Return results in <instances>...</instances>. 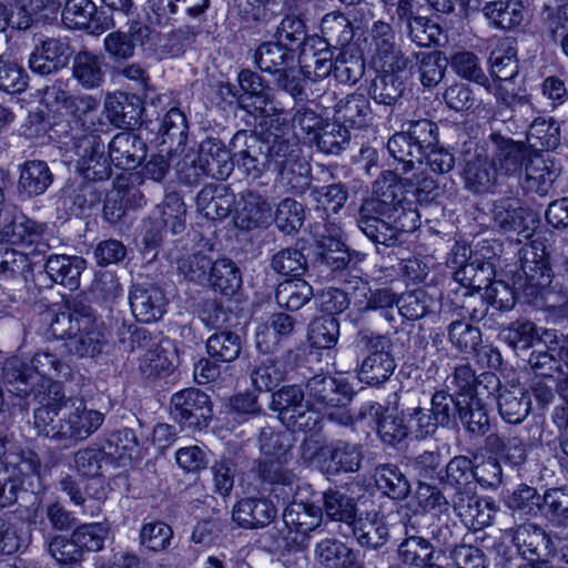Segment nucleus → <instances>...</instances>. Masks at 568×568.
<instances>
[{
	"instance_id": "1",
	"label": "nucleus",
	"mask_w": 568,
	"mask_h": 568,
	"mask_svg": "<svg viewBox=\"0 0 568 568\" xmlns=\"http://www.w3.org/2000/svg\"><path fill=\"white\" fill-rule=\"evenodd\" d=\"M22 357H10L4 363V375L9 383L17 386L11 389L20 396H28L31 392L29 386L41 385L48 393L39 392L38 402L41 404L34 412V427L40 435L60 439V424H53L57 415L58 404L64 397L62 387L57 382L45 379L32 367H23Z\"/></svg>"
},
{
	"instance_id": "2",
	"label": "nucleus",
	"mask_w": 568,
	"mask_h": 568,
	"mask_svg": "<svg viewBox=\"0 0 568 568\" xmlns=\"http://www.w3.org/2000/svg\"><path fill=\"white\" fill-rule=\"evenodd\" d=\"M254 63L266 73L276 75L275 84L295 97L301 94V78L295 53L282 42H263L254 52Z\"/></svg>"
},
{
	"instance_id": "3",
	"label": "nucleus",
	"mask_w": 568,
	"mask_h": 568,
	"mask_svg": "<svg viewBox=\"0 0 568 568\" xmlns=\"http://www.w3.org/2000/svg\"><path fill=\"white\" fill-rule=\"evenodd\" d=\"M271 408L280 413L281 420L293 432H313L321 424V416L312 412L305 394L295 385L275 392Z\"/></svg>"
},
{
	"instance_id": "4",
	"label": "nucleus",
	"mask_w": 568,
	"mask_h": 568,
	"mask_svg": "<svg viewBox=\"0 0 568 568\" xmlns=\"http://www.w3.org/2000/svg\"><path fill=\"white\" fill-rule=\"evenodd\" d=\"M45 98L64 109L82 131H97V128L102 125L100 101L93 95L71 94L62 81H55L47 88Z\"/></svg>"
},
{
	"instance_id": "5",
	"label": "nucleus",
	"mask_w": 568,
	"mask_h": 568,
	"mask_svg": "<svg viewBox=\"0 0 568 568\" xmlns=\"http://www.w3.org/2000/svg\"><path fill=\"white\" fill-rule=\"evenodd\" d=\"M239 89L231 83L222 87L230 97L235 98L240 108L255 116H270L277 112L270 88L262 77L250 69L242 70L237 75Z\"/></svg>"
},
{
	"instance_id": "6",
	"label": "nucleus",
	"mask_w": 568,
	"mask_h": 568,
	"mask_svg": "<svg viewBox=\"0 0 568 568\" xmlns=\"http://www.w3.org/2000/svg\"><path fill=\"white\" fill-rule=\"evenodd\" d=\"M0 236L2 241L20 247L27 257L45 254L51 248L50 241L53 240L44 224L24 215L14 216L3 226Z\"/></svg>"
},
{
	"instance_id": "7",
	"label": "nucleus",
	"mask_w": 568,
	"mask_h": 568,
	"mask_svg": "<svg viewBox=\"0 0 568 568\" xmlns=\"http://www.w3.org/2000/svg\"><path fill=\"white\" fill-rule=\"evenodd\" d=\"M393 211H397L396 204L385 200L373 197L365 201L361 206L358 227L374 243L386 246L396 243V230L393 229L390 220Z\"/></svg>"
},
{
	"instance_id": "8",
	"label": "nucleus",
	"mask_w": 568,
	"mask_h": 568,
	"mask_svg": "<svg viewBox=\"0 0 568 568\" xmlns=\"http://www.w3.org/2000/svg\"><path fill=\"white\" fill-rule=\"evenodd\" d=\"M520 268L525 277L521 284L527 295H536L539 290L548 287L552 282V271L547 258L546 247L541 241H531L520 250Z\"/></svg>"
},
{
	"instance_id": "9",
	"label": "nucleus",
	"mask_w": 568,
	"mask_h": 568,
	"mask_svg": "<svg viewBox=\"0 0 568 568\" xmlns=\"http://www.w3.org/2000/svg\"><path fill=\"white\" fill-rule=\"evenodd\" d=\"M74 139L78 171L88 180H104L111 175V166L104 152V143L97 131H83Z\"/></svg>"
},
{
	"instance_id": "10",
	"label": "nucleus",
	"mask_w": 568,
	"mask_h": 568,
	"mask_svg": "<svg viewBox=\"0 0 568 568\" xmlns=\"http://www.w3.org/2000/svg\"><path fill=\"white\" fill-rule=\"evenodd\" d=\"M491 216L496 227L503 233H517L525 239L531 236L537 220L531 210L518 197H501L494 202Z\"/></svg>"
},
{
	"instance_id": "11",
	"label": "nucleus",
	"mask_w": 568,
	"mask_h": 568,
	"mask_svg": "<svg viewBox=\"0 0 568 568\" xmlns=\"http://www.w3.org/2000/svg\"><path fill=\"white\" fill-rule=\"evenodd\" d=\"M92 321V308L82 302H73L63 308H51L42 314V322L49 326V335L57 339L75 337L81 327H88Z\"/></svg>"
},
{
	"instance_id": "12",
	"label": "nucleus",
	"mask_w": 568,
	"mask_h": 568,
	"mask_svg": "<svg viewBox=\"0 0 568 568\" xmlns=\"http://www.w3.org/2000/svg\"><path fill=\"white\" fill-rule=\"evenodd\" d=\"M306 389L307 403L311 404L312 412L321 416V422L327 408L344 406L352 397L349 386L332 376H314L307 382Z\"/></svg>"
},
{
	"instance_id": "13",
	"label": "nucleus",
	"mask_w": 568,
	"mask_h": 568,
	"mask_svg": "<svg viewBox=\"0 0 568 568\" xmlns=\"http://www.w3.org/2000/svg\"><path fill=\"white\" fill-rule=\"evenodd\" d=\"M283 521L288 530L285 537L294 545H302L310 532L323 523V509L311 501L294 499L283 513Z\"/></svg>"
},
{
	"instance_id": "14",
	"label": "nucleus",
	"mask_w": 568,
	"mask_h": 568,
	"mask_svg": "<svg viewBox=\"0 0 568 568\" xmlns=\"http://www.w3.org/2000/svg\"><path fill=\"white\" fill-rule=\"evenodd\" d=\"M171 405L174 418L189 427H204L211 418L209 396L196 388L175 393L171 398Z\"/></svg>"
},
{
	"instance_id": "15",
	"label": "nucleus",
	"mask_w": 568,
	"mask_h": 568,
	"mask_svg": "<svg viewBox=\"0 0 568 568\" xmlns=\"http://www.w3.org/2000/svg\"><path fill=\"white\" fill-rule=\"evenodd\" d=\"M63 422L60 423V439H84L103 423V415L95 409H88L81 400L64 403Z\"/></svg>"
},
{
	"instance_id": "16",
	"label": "nucleus",
	"mask_w": 568,
	"mask_h": 568,
	"mask_svg": "<svg viewBox=\"0 0 568 568\" xmlns=\"http://www.w3.org/2000/svg\"><path fill=\"white\" fill-rule=\"evenodd\" d=\"M272 221V206L262 194L246 190L235 202L234 223L241 230L266 227Z\"/></svg>"
},
{
	"instance_id": "17",
	"label": "nucleus",
	"mask_w": 568,
	"mask_h": 568,
	"mask_svg": "<svg viewBox=\"0 0 568 568\" xmlns=\"http://www.w3.org/2000/svg\"><path fill=\"white\" fill-rule=\"evenodd\" d=\"M456 514L465 525L481 529L493 523L497 506L491 498L479 497L468 490H458L453 499Z\"/></svg>"
},
{
	"instance_id": "18",
	"label": "nucleus",
	"mask_w": 568,
	"mask_h": 568,
	"mask_svg": "<svg viewBox=\"0 0 568 568\" xmlns=\"http://www.w3.org/2000/svg\"><path fill=\"white\" fill-rule=\"evenodd\" d=\"M150 28L144 23L132 20L126 31H112L105 36L103 48L113 61L129 60L134 55L136 44L143 45L150 37Z\"/></svg>"
},
{
	"instance_id": "19",
	"label": "nucleus",
	"mask_w": 568,
	"mask_h": 568,
	"mask_svg": "<svg viewBox=\"0 0 568 568\" xmlns=\"http://www.w3.org/2000/svg\"><path fill=\"white\" fill-rule=\"evenodd\" d=\"M243 143L246 148L234 153L237 164L244 168L246 174L252 179L260 178L271 168L266 153V143L256 135L246 131H239L232 139V145L236 148Z\"/></svg>"
},
{
	"instance_id": "20",
	"label": "nucleus",
	"mask_w": 568,
	"mask_h": 568,
	"mask_svg": "<svg viewBox=\"0 0 568 568\" xmlns=\"http://www.w3.org/2000/svg\"><path fill=\"white\" fill-rule=\"evenodd\" d=\"M130 305L138 321L151 323L165 313L166 298L154 284H136L130 293Z\"/></svg>"
},
{
	"instance_id": "21",
	"label": "nucleus",
	"mask_w": 568,
	"mask_h": 568,
	"mask_svg": "<svg viewBox=\"0 0 568 568\" xmlns=\"http://www.w3.org/2000/svg\"><path fill=\"white\" fill-rule=\"evenodd\" d=\"M525 171L524 189L527 192L546 196L560 175L561 169L550 156L534 154L528 159Z\"/></svg>"
},
{
	"instance_id": "22",
	"label": "nucleus",
	"mask_w": 568,
	"mask_h": 568,
	"mask_svg": "<svg viewBox=\"0 0 568 568\" xmlns=\"http://www.w3.org/2000/svg\"><path fill=\"white\" fill-rule=\"evenodd\" d=\"M490 141L494 146L490 162L498 176H508L517 173L527 156L525 145L498 133H493Z\"/></svg>"
},
{
	"instance_id": "23",
	"label": "nucleus",
	"mask_w": 568,
	"mask_h": 568,
	"mask_svg": "<svg viewBox=\"0 0 568 568\" xmlns=\"http://www.w3.org/2000/svg\"><path fill=\"white\" fill-rule=\"evenodd\" d=\"M145 144L131 131L120 132L109 143V162L115 166L130 170L136 168L145 156Z\"/></svg>"
},
{
	"instance_id": "24",
	"label": "nucleus",
	"mask_w": 568,
	"mask_h": 568,
	"mask_svg": "<svg viewBox=\"0 0 568 568\" xmlns=\"http://www.w3.org/2000/svg\"><path fill=\"white\" fill-rule=\"evenodd\" d=\"M463 176L466 187L475 193L489 191L498 181L497 171L487 160L484 150L478 148L465 159Z\"/></svg>"
},
{
	"instance_id": "25",
	"label": "nucleus",
	"mask_w": 568,
	"mask_h": 568,
	"mask_svg": "<svg viewBox=\"0 0 568 568\" xmlns=\"http://www.w3.org/2000/svg\"><path fill=\"white\" fill-rule=\"evenodd\" d=\"M276 516L272 501L263 498H244L235 504L233 520L244 528H260L268 525Z\"/></svg>"
},
{
	"instance_id": "26",
	"label": "nucleus",
	"mask_w": 568,
	"mask_h": 568,
	"mask_svg": "<svg viewBox=\"0 0 568 568\" xmlns=\"http://www.w3.org/2000/svg\"><path fill=\"white\" fill-rule=\"evenodd\" d=\"M304 43L300 54L301 68L307 77L321 80L331 74L334 69L333 52L321 38L311 39Z\"/></svg>"
},
{
	"instance_id": "27",
	"label": "nucleus",
	"mask_w": 568,
	"mask_h": 568,
	"mask_svg": "<svg viewBox=\"0 0 568 568\" xmlns=\"http://www.w3.org/2000/svg\"><path fill=\"white\" fill-rule=\"evenodd\" d=\"M490 41L495 43L488 59L490 74L499 81H510L519 71L516 42L508 37Z\"/></svg>"
},
{
	"instance_id": "28",
	"label": "nucleus",
	"mask_w": 568,
	"mask_h": 568,
	"mask_svg": "<svg viewBox=\"0 0 568 568\" xmlns=\"http://www.w3.org/2000/svg\"><path fill=\"white\" fill-rule=\"evenodd\" d=\"M195 153L204 165L207 176L223 180L231 174L233 161L222 141L209 138L201 142L199 152Z\"/></svg>"
},
{
	"instance_id": "29",
	"label": "nucleus",
	"mask_w": 568,
	"mask_h": 568,
	"mask_svg": "<svg viewBox=\"0 0 568 568\" xmlns=\"http://www.w3.org/2000/svg\"><path fill=\"white\" fill-rule=\"evenodd\" d=\"M334 118L343 128L361 129L371 121L369 100L363 93H353L339 100L334 108Z\"/></svg>"
},
{
	"instance_id": "30",
	"label": "nucleus",
	"mask_w": 568,
	"mask_h": 568,
	"mask_svg": "<svg viewBox=\"0 0 568 568\" xmlns=\"http://www.w3.org/2000/svg\"><path fill=\"white\" fill-rule=\"evenodd\" d=\"M84 268V258L75 255L54 254L45 263L49 277L70 291L80 286V276Z\"/></svg>"
},
{
	"instance_id": "31",
	"label": "nucleus",
	"mask_w": 568,
	"mask_h": 568,
	"mask_svg": "<svg viewBox=\"0 0 568 568\" xmlns=\"http://www.w3.org/2000/svg\"><path fill=\"white\" fill-rule=\"evenodd\" d=\"M68 45L58 39H47L29 58L30 69L41 75L53 73L67 63Z\"/></svg>"
},
{
	"instance_id": "32",
	"label": "nucleus",
	"mask_w": 568,
	"mask_h": 568,
	"mask_svg": "<svg viewBox=\"0 0 568 568\" xmlns=\"http://www.w3.org/2000/svg\"><path fill=\"white\" fill-rule=\"evenodd\" d=\"M105 68L103 57L82 50L73 58L72 75L83 89H97L104 82Z\"/></svg>"
},
{
	"instance_id": "33",
	"label": "nucleus",
	"mask_w": 568,
	"mask_h": 568,
	"mask_svg": "<svg viewBox=\"0 0 568 568\" xmlns=\"http://www.w3.org/2000/svg\"><path fill=\"white\" fill-rule=\"evenodd\" d=\"M440 556L429 541L417 536L405 539L398 548L402 564L410 568H443L438 562Z\"/></svg>"
},
{
	"instance_id": "34",
	"label": "nucleus",
	"mask_w": 568,
	"mask_h": 568,
	"mask_svg": "<svg viewBox=\"0 0 568 568\" xmlns=\"http://www.w3.org/2000/svg\"><path fill=\"white\" fill-rule=\"evenodd\" d=\"M53 182V174L44 161L30 160L20 165L19 191L28 197L43 194Z\"/></svg>"
},
{
	"instance_id": "35",
	"label": "nucleus",
	"mask_w": 568,
	"mask_h": 568,
	"mask_svg": "<svg viewBox=\"0 0 568 568\" xmlns=\"http://www.w3.org/2000/svg\"><path fill=\"white\" fill-rule=\"evenodd\" d=\"M169 339H158L152 337L144 328H123L120 333L118 351L121 353H152L154 355H165L170 353L171 347Z\"/></svg>"
},
{
	"instance_id": "36",
	"label": "nucleus",
	"mask_w": 568,
	"mask_h": 568,
	"mask_svg": "<svg viewBox=\"0 0 568 568\" xmlns=\"http://www.w3.org/2000/svg\"><path fill=\"white\" fill-rule=\"evenodd\" d=\"M483 13L494 28L510 30L523 22L524 6L518 0H496L487 2Z\"/></svg>"
},
{
	"instance_id": "37",
	"label": "nucleus",
	"mask_w": 568,
	"mask_h": 568,
	"mask_svg": "<svg viewBox=\"0 0 568 568\" xmlns=\"http://www.w3.org/2000/svg\"><path fill=\"white\" fill-rule=\"evenodd\" d=\"M357 541L367 547L377 548L382 546L388 536V528L377 513H367L356 516L349 524Z\"/></svg>"
},
{
	"instance_id": "38",
	"label": "nucleus",
	"mask_w": 568,
	"mask_h": 568,
	"mask_svg": "<svg viewBox=\"0 0 568 568\" xmlns=\"http://www.w3.org/2000/svg\"><path fill=\"white\" fill-rule=\"evenodd\" d=\"M530 394L520 386L503 389L498 396V408L503 418L511 424L521 423L529 414Z\"/></svg>"
},
{
	"instance_id": "39",
	"label": "nucleus",
	"mask_w": 568,
	"mask_h": 568,
	"mask_svg": "<svg viewBox=\"0 0 568 568\" xmlns=\"http://www.w3.org/2000/svg\"><path fill=\"white\" fill-rule=\"evenodd\" d=\"M231 197L224 185L207 184L197 194L200 211L210 220H222L230 213Z\"/></svg>"
},
{
	"instance_id": "40",
	"label": "nucleus",
	"mask_w": 568,
	"mask_h": 568,
	"mask_svg": "<svg viewBox=\"0 0 568 568\" xmlns=\"http://www.w3.org/2000/svg\"><path fill=\"white\" fill-rule=\"evenodd\" d=\"M92 323L88 327H81L78 338L73 341L74 351L79 355H98L104 352L108 344V329L103 322L99 321L92 311Z\"/></svg>"
},
{
	"instance_id": "41",
	"label": "nucleus",
	"mask_w": 568,
	"mask_h": 568,
	"mask_svg": "<svg viewBox=\"0 0 568 568\" xmlns=\"http://www.w3.org/2000/svg\"><path fill=\"white\" fill-rule=\"evenodd\" d=\"M374 477L376 486L393 499H405L410 491L408 479L395 465L378 466Z\"/></svg>"
},
{
	"instance_id": "42",
	"label": "nucleus",
	"mask_w": 568,
	"mask_h": 568,
	"mask_svg": "<svg viewBox=\"0 0 568 568\" xmlns=\"http://www.w3.org/2000/svg\"><path fill=\"white\" fill-rule=\"evenodd\" d=\"M210 282L215 291H220L224 295L235 294L242 284L240 271L233 261L229 258L216 260L211 262Z\"/></svg>"
},
{
	"instance_id": "43",
	"label": "nucleus",
	"mask_w": 568,
	"mask_h": 568,
	"mask_svg": "<svg viewBox=\"0 0 568 568\" xmlns=\"http://www.w3.org/2000/svg\"><path fill=\"white\" fill-rule=\"evenodd\" d=\"M499 337L508 344L513 352H525L531 347L536 348L538 329L530 321H516L501 329Z\"/></svg>"
},
{
	"instance_id": "44",
	"label": "nucleus",
	"mask_w": 568,
	"mask_h": 568,
	"mask_svg": "<svg viewBox=\"0 0 568 568\" xmlns=\"http://www.w3.org/2000/svg\"><path fill=\"white\" fill-rule=\"evenodd\" d=\"M322 41L331 45H345L353 39L354 32L349 20L341 12L325 14L321 22Z\"/></svg>"
},
{
	"instance_id": "45",
	"label": "nucleus",
	"mask_w": 568,
	"mask_h": 568,
	"mask_svg": "<svg viewBox=\"0 0 568 568\" xmlns=\"http://www.w3.org/2000/svg\"><path fill=\"white\" fill-rule=\"evenodd\" d=\"M313 296L312 286L302 278L281 283L275 292V300L287 310L297 311Z\"/></svg>"
},
{
	"instance_id": "46",
	"label": "nucleus",
	"mask_w": 568,
	"mask_h": 568,
	"mask_svg": "<svg viewBox=\"0 0 568 568\" xmlns=\"http://www.w3.org/2000/svg\"><path fill=\"white\" fill-rule=\"evenodd\" d=\"M339 323L333 315H322L310 324L308 341L313 348L331 349L337 342Z\"/></svg>"
},
{
	"instance_id": "47",
	"label": "nucleus",
	"mask_w": 568,
	"mask_h": 568,
	"mask_svg": "<svg viewBox=\"0 0 568 568\" xmlns=\"http://www.w3.org/2000/svg\"><path fill=\"white\" fill-rule=\"evenodd\" d=\"M404 79L394 72H383L377 75L371 87V95L376 103L392 105L405 90Z\"/></svg>"
},
{
	"instance_id": "48",
	"label": "nucleus",
	"mask_w": 568,
	"mask_h": 568,
	"mask_svg": "<svg viewBox=\"0 0 568 568\" xmlns=\"http://www.w3.org/2000/svg\"><path fill=\"white\" fill-rule=\"evenodd\" d=\"M457 412L467 429L473 434H485L489 427V419L479 398L470 396L468 398H457Z\"/></svg>"
},
{
	"instance_id": "49",
	"label": "nucleus",
	"mask_w": 568,
	"mask_h": 568,
	"mask_svg": "<svg viewBox=\"0 0 568 568\" xmlns=\"http://www.w3.org/2000/svg\"><path fill=\"white\" fill-rule=\"evenodd\" d=\"M104 109L106 116L115 126H130L138 122V111L129 97L122 92L108 94Z\"/></svg>"
},
{
	"instance_id": "50",
	"label": "nucleus",
	"mask_w": 568,
	"mask_h": 568,
	"mask_svg": "<svg viewBox=\"0 0 568 568\" xmlns=\"http://www.w3.org/2000/svg\"><path fill=\"white\" fill-rule=\"evenodd\" d=\"M387 150L394 160L403 163L404 172L412 170L415 162L420 163L424 155L406 131L392 135L387 142Z\"/></svg>"
},
{
	"instance_id": "51",
	"label": "nucleus",
	"mask_w": 568,
	"mask_h": 568,
	"mask_svg": "<svg viewBox=\"0 0 568 568\" xmlns=\"http://www.w3.org/2000/svg\"><path fill=\"white\" fill-rule=\"evenodd\" d=\"M276 171L281 182L295 194L304 193L311 185V166L302 156L280 166Z\"/></svg>"
},
{
	"instance_id": "52",
	"label": "nucleus",
	"mask_w": 568,
	"mask_h": 568,
	"mask_svg": "<svg viewBox=\"0 0 568 568\" xmlns=\"http://www.w3.org/2000/svg\"><path fill=\"white\" fill-rule=\"evenodd\" d=\"M453 70L462 78L485 87L490 91L489 79L480 65L479 58L470 51H459L452 57Z\"/></svg>"
},
{
	"instance_id": "53",
	"label": "nucleus",
	"mask_w": 568,
	"mask_h": 568,
	"mask_svg": "<svg viewBox=\"0 0 568 568\" xmlns=\"http://www.w3.org/2000/svg\"><path fill=\"white\" fill-rule=\"evenodd\" d=\"M527 140L535 149L555 150L560 144V129L554 121L538 118L527 133Z\"/></svg>"
},
{
	"instance_id": "54",
	"label": "nucleus",
	"mask_w": 568,
	"mask_h": 568,
	"mask_svg": "<svg viewBox=\"0 0 568 568\" xmlns=\"http://www.w3.org/2000/svg\"><path fill=\"white\" fill-rule=\"evenodd\" d=\"M265 143L270 164L275 170L301 156L297 139L293 134L275 135L271 142Z\"/></svg>"
},
{
	"instance_id": "55",
	"label": "nucleus",
	"mask_w": 568,
	"mask_h": 568,
	"mask_svg": "<svg viewBox=\"0 0 568 568\" xmlns=\"http://www.w3.org/2000/svg\"><path fill=\"white\" fill-rule=\"evenodd\" d=\"M320 455H329L335 470L356 471L361 466L362 454L359 448L348 443L338 442L333 447H324Z\"/></svg>"
},
{
	"instance_id": "56",
	"label": "nucleus",
	"mask_w": 568,
	"mask_h": 568,
	"mask_svg": "<svg viewBox=\"0 0 568 568\" xmlns=\"http://www.w3.org/2000/svg\"><path fill=\"white\" fill-rule=\"evenodd\" d=\"M304 207L294 199L286 197L282 200L274 213L276 226L286 234L298 231L304 222Z\"/></svg>"
},
{
	"instance_id": "57",
	"label": "nucleus",
	"mask_w": 568,
	"mask_h": 568,
	"mask_svg": "<svg viewBox=\"0 0 568 568\" xmlns=\"http://www.w3.org/2000/svg\"><path fill=\"white\" fill-rule=\"evenodd\" d=\"M110 529L101 523H91L79 526L72 534L80 551H100L109 538Z\"/></svg>"
},
{
	"instance_id": "58",
	"label": "nucleus",
	"mask_w": 568,
	"mask_h": 568,
	"mask_svg": "<svg viewBox=\"0 0 568 568\" xmlns=\"http://www.w3.org/2000/svg\"><path fill=\"white\" fill-rule=\"evenodd\" d=\"M326 516L336 521L351 524L357 516L354 500L338 490H328L324 494Z\"/></svg>"
},
{
	"instance_id": "59",
	"label": "nucleus",
	"mask_w": 568,
	"mask_h": 568,
	"mask_svg": "<svg viewBox=\"0 0 568 568\" xmlns=\"http://www.w3.org/2000/svg\"><path fill=\"white\" fill-rule=\"evenodd\" d=\"M271 266L274 272L284 276L303 275L307 267L305 255L297 248H283L272 258Z\"/></svg>"
},
{
	"instance_id": "60",
	"label": "nucleus",
	"mask_w": 568,
	"mask_h": 568,
	"mask_svg": "<svg viewBox=\"0 0 568 568\" xmlns=\"http://www.w3.org/2000/svg\"><path fill=\"white\" fill-rule=\"evenodd\" d=\"M513 542L518 551L524 557H527L529 555H536L541 545L547 546L548 539L540 527L534 524H524L514 531Z\"/></svg>"
},
{
	"instance_id": "61",
	"label": "nucleus",
	"mask_w": 568,
	"mask_h": 568,
	"mask_svg": "<svg viewBox=\"0 0 568 568\" xmlns=\"http://www.w3.org/2000/svg\"><path fill=\"white\" fill-rule=\"evenodd\" d=\"M94 13L95 4L91 0H68L62 11V22L69 29L87 30Z\"/></svg>"
},
{
	"instance_id": "62",
	"label": "nucleus",
	"mask_w": 568,
	"mask_h": 568,
	"mask_svg": "<svg viewBox=\"0 0 568 568\" xmlns=\"http://www.w3.org/2000/svg\"><path fill=\"white\" fill-rule=\"evenodd\" d=\"M161 222L170 229L172 234L184 230L186 207L182 199L175 194H168L159 206Z\"/></svg>"
},
{
	"instance_id": "63",
	"label": "nucleus",
	"mask_w": 568,
	"mask_h": 568,
	"mask_svg": "<svg viewBox=\"0 0 568 568\" xmlns=\"http://www.w3.org/2000/svg\"><path fill=\"white\" fill-rule=\"evenodd\" d=\"M173 537L171 526L164 521L155 520L145 523L140 531V542L152 551H162L166 549Z\"/></svg>"
},
{
	"instance_id": "64",
	"label": "nucleus",
	"mask_w": 568,
	"mask_h": 568,
	"mask_svg": "<svg viewBox=\"0 0 568 568\" xmlns=\"http://www.w3.org/2000/svg\"><path fill=\"white\" fill-rule=\"evenodd\" d=\"M449 339L457 351L470 354L478 352L477 347L481 342V333L479 328L464 321H454L449 325Z\"/></svg>"
}]
</instances>
